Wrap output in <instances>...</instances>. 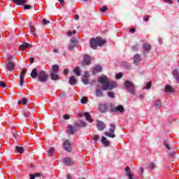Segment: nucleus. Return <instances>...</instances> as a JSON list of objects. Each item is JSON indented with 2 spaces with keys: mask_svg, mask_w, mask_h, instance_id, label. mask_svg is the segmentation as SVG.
<instances>
[{
  "mask_svg": "<svg viewBox=\"0 0 179 179\" xmlns=\"http://www.w3.org/2000/svg\"><path fill=\"white\" fill-rule=\"evenodd\" d=\"M99 83H101V85H98V87L96 89L95 94L96 97H103L104 94L103 90H113L117 87V83L114 81H109L107 76H101L98 80Z\"/></svg>",
  "mask_w": 179,
  "mask_h": 179,
  "instance_id": "nucleus-1",
  "label": "nucleus"
},
{
  "mask_svg": "<svg viewBox=\"0 0 179 179\" xmlns=\"http://www.w3.org/2000/svg\"><path fill=\"white\" fill-rule=\"evenodd\" d=\"M106 43H107L106 39L99 37L92 38L90 40V45L93 50H96L97 47H103Z\"/></svg>",
  "mask_w": 179,
  "mask_h": 179,
  "instance_id": "nucleus-2",
  "label": "nucleus"
},
{
  "mask_svg": "<svg viewBox=\"0 0 179 179\" xmlns=\"http://www.w3.org/2000/svg\"><path fill=\"white\" fill-rule=\"evenodd\" d=\"M11 1L15 5H20L21 6H24L23 9H24V10H27L33 8L31 5L27 4V0H11Z\"/></svg>",
  "mask_w": 179,
  "mask_h": 179,
  "instance_id": "nucleus-3",
  "label": "nucleus"
},
{
  "mask_svg": "<svg viewBox=\"0 0 179 179\" xmlns=\"http://www.w3.org/2000/svg\"><path fill=\"white\" fill-rule=\"evenodd\" d=\"M124 86L129 93H131V94H135V85L133 82L126 80V82L124 83Z\"/></svg>",
  "mask_w": 179,
  "mask_h": 179,
  "instance_id": "nucleus-4",
  "label": "nucleus"
},
{
  "mask_svg": "<svg viewBox=\"0 0 179 179\" xmlns=\"http://www.w3.org/2000/svg\"><path fill=\"white\" fill-rule=\"evenodd\" d=\"M12 59H13V57L9 56L8 58V62L6 64V68L7 71H9L10 72H12L13 71H15V63L12 62Z\"/></svg>",
  "mask_w": 179,
  "mask_h": 179,
  "instance_id": "nucleus-5",
  "label": "nucleus"
},
{
  "mask_svg": "<svg viewBox=\"0 0 179 179\" xmlns=\"http://www.w3.org/2000/svg\"><path fill=\"white\" fill-rule=\"evenodd\" d=\"M48 80V75L45 73V71H41L38 72V81L44 83Z\"/></svg>",
  "mask_w": 179,
  "mask_h": 179,
  "instance_id": "nucleus-6",
  "label": "nucleus"
},
{
  "mask_svg": "<svg viewBox=\"0 0 179 179\" xmlns=\"http://www.w3.org/2000/svg\"><path fill=\"white\" fill-rule=\"evenodd\" d=\"M110 127L109 132L106 131L104 134L106 136H108V138H115V134H114V132H115L116 126L115 124L111 123Z\"/></svg>",
  "mask_w": 179,
  "mask_h": 179,
  "instance_id": "nucleus-7",
  "label": "nucleus"
},
{
  "mask_svg": "<svg viewBox=\"0 0 179 179\" xmlns=\"http://www.w3.org/2000/svg\"><path fill=\"white\" fill-rule=\"evenodd\" d=\"M124 111H125V109L122 105L114 106L113 104H110V113H124Z\"/></svg>",
  "mask_w": 179,
  "mask_h": 179,
  "instance_id": "nucleus-8",
  "label": "nucleus"
},
{
  "mask_svg": "<svg viewBox=\"0 0 179 179\" xmlns=\"http://www.w3.org/2000/svg\"><path fill=\"white\" fill-rule=\"evenodd\" d=\"M75 131H78V127H75V123L73 126L72 124L67 125L66 132L68 135H75Z\"/></svg>",
  "mask_w": 179,
  "mask_h": 179,
  "instance_id": "nucleus-9",
  "label": "nucleus"
},
{
  "mask_svg": "<svg viewBox=\"0 0 179 179\" xmlns=\"http://www.w3.org/2000/svg\"><path fill=\"white\" fill-rule=\"evenodd\" d=\"M79 117H85L86 121H88V122H93V118H92V115L89 112L85 113H80L78 114Z\"/></svg>",
  "mask_w": 179,
  "mask_h": 179,
  "instance_id": "nucleus-10",
  "label": "nucleus"
},
{
  "mask_svg": "<svg viewBox=\"0 0 179 179\" xmlns=\"http://www.w3.org/2000/svg\"><path fill=\"white\" fill-rule=\"evenodd\" d=\"M124 170L126 171V176H127L129 179H139L138 178H134V173H132V171H131L129 166H126Z\"/></svg>",
  "mask_w": 179,
  "mask_h": 179,
  "instance_id": "nucleus-11",
  "label": "nucleus"
},
{
  "mask_svg": "<svg viewBox=\"0 0 179 179\" xmlns=\"http://www.w3.org/2000/svg\"><path fill=\"white\" fill-rule=\"evenodd\" d=\"M63 148L66 152H72V147L71 146V141L66 140L63 143Z\"/></svg>",
  "mask_w": 179,
  "mask_h": 179,
  "instance_id": "nucleus-12",
  "label": "nucleus"
},
{
  "mask_svg": "<svg viewBox=\"0 0 179 179\" xmlns=\"http://www.w3.org/2000/svg\"><path fill=\"white\" fill-rule=\"evenodd\" d=\"M26 72H27V70L24 69L22 70V72L20 73V86H23V83H24V75H26Z\"/></svg>",
  "mask_w": 179,
  "mask_h": 179,
  "instance_id": "nucleus-13",
  "label": "nucleus"
},
{
  "mask_svg": "<svg viewBox=\"0 0 179 179\" xmlns=\"http://www.w3.org/2000/svg\"><path fill=\"white\" fill-rule=\"evenodd\" d=\"M87 125V124H86V122H85L83 120H80V121L75 122L74 128H77V129H79V128H80V127H85Z\"/></svg>",
  "mask_w": 179,
  "mask_h": 179,
  "instance_id": "nucleus-14",
  "label": "nucleus"
},
{
  "mask_svg": "<svg viewBox=\"0 0 179 179\" xmlns=\"http://www.w3.org/2000/svg\"><path fill=\"white\" fill-rule=\"evenodd\" d=\"M96 128L98 131H104V128H106V124H104V122L100 120H96Z\"/></svg>",
  "mask_w": 179,
  "mask_h": 179,
  "instance_id": "nucleus-15",
  "label": "nucleus"
},
{
  "mask_svg": "<svg viewBox=\"0 0 179 179\" xmlns=\"http://www.w3.org/2000/svg\"><path fill=\"white\" fill-rule=\"evenodd\" d=\"M99 108L101 113H106L107 108H108V105L107 103H99Z\"/></svg>",
  "mask_w": 179,
  "mask_h": 179,
  "instance_id": "nucleus-16",
  "label": "nucleus"
},
{
  "mask_svg": "<svg viewBox=\"0 0 179 179\" xmlns=\"http://www.w3.org/2000/svg\"><path fill=\"white\" fill-rule=\"evenodd\" d=\"M172 75L173 77L174 78L175 80L179 83V71L178 69H175L172 71Z\"/></svg>",
  "mask_w": 179,
  "mask_h": 179,
  "instance_id": "nucleus-17",
  "label": "nucleus"
},
{
  "mask_svg": "<svg viewBox=\"0 0 179 179\" xmlns=\"http://www.w3.org/2000/svg\"><path fill=\"white\" fill-rule=\"evenodd\" d=\"M63 163L64 166H71V164H73V159L69 157H66L63 159Z\"/></svg>",
  "mask_w": 179,
  "mask_h": 179,
  "instance_id": "nucleus-18",
  "label": "nucleus"
},
{
  "mask_svg": "<svg viewBox=\"0 0 179 179\" xmlns=\"http://www.w3.org/2000/svg\"><path fill=\"white\" fill-rule=\"evenodd\" d=\"M31 47H33V45L28 43H24L20 46V51H24V50H26V48H31Z\"/></svg>",
  "mask_w": 179,
  "mask_h": 179,
  "instance_id": "nucleus-19",
  "label": "nucleus"
},
{
  "mask_svg": "<svg viewBox=\"0 0 179 179\" xmlns=\"http://www.w3.org/2000/svg\"><path fill=\"white\" fill-rule=\"evenodd\" d=\"M143 49L145 52H149L150 50H152V45L150 43H143Z\"/></svg>",
  "mask_w": 179,
  "mask_h": 179,
  "instance_id": "nucleus-20",
  "label": "nucleus"
},
{
  "mask_svg": "<svg viewBox=\"0 0 179 179\" xmlns=\"http://www.w3.org/2000/svg\"><path fill=\"white\" fill-rule=\"evenodd\" d=\"M141 61H142V59L141 58V55L139 54H136L134 57V64H135V65H138L139 62H141Z\"/></svg>",
  "mask_w": 179,
  "mask_h": 179,
  "instance_id": "nucleus-21",
  "label": "nucleus"
},
{
  "mask_svg": "<svg viewBox=\"0 0 179 179\" xmlns=\"http://www.w3.org/2000/svg\"><path fill=\"white\" fill-rule=\"evenodd\" d=\"M31 76L33 79H36V78H38V71H37V69H33L31 72Z\"/></svg>",
  "mask_w": 179,
  "mask_h": 179,
  "instance_id": "nucleus-22",
  "label": "nucleus"
},
{
  "mask_svg": "<svg viewBox=\"0 0 179 179\" xmlns=\"http://www.w3.org/2000/svg\"><path fill=\"white\" fill-rule=\"evenodd\" d=\"M84 62H85L86 65H90V62L92 61V59L89 55H85L83 58Z\"/></svg>",
  "mask_w": 179,
  "mask_h": 179,
  "instance_id": "nucleus-23",
  "label": "nucleus"
},
{
  "mask_svg": "<svg viewBox=\"0 0 179 179\" xmlns=\"http://www.w3.org/2000/svg\"><path fill=\"white\" fill-rule=\"evenodd\" d=\"M101 142L104 145V146H110V141H108V140H107V138H106L105 136L101 137Z\"/></svg>",
  "mask_w": 179,
  "mask_h": 179,
  "instance_id": "nucleus-24",
  "label": "nucleus"
},
{
  "mask_svg": "<svg viewBox=\"0 0 179 179\" xmlns=\"http://www.w3.org/2000/svg\"><path fill=\"white\" fill-rule=\"evenodd\" d=\"M69 83L72 86H75V85L78 83V81L76 80V78H75V76L70 77Z\"/></svg>",
  "mask_w": 179,
  "mask_h": 179,
  "instance_id": "nucleus-25",
  "label": "nucleus"
},
{
  "mask_svg": "<svg viewBox=\"0 0 179 179\" xmlns=\"http://www.w3.org/2000/svg\"><path fill=\"white\" fill-rule=\"evenodd\" d=\"M165 92L166 93H174V89H173V87L169 85H166L165 86Z\"/></svg>",
  "mask_w": 179,
  "mask_h": 179,
  "instance_id": "nucleus-26",
  "label": "nucleus"
},
{
  "mask_svg": "<svg viewBox=\"0 0 179 179\" xmlns=\"http://www.w3.org/2000/svg\"><path fill=\"white\" fill-rule=\"evenodd\" d=\"M97 72H101V66L99 65L94 66L92 73L94 75L95 73H97Z\"/></svg>",
  "mask_w": 179,
  "mask_h": 179,
  "instance_id": "nucleus-27",
  "label": "nucleus"
},
{
  "mask_svg": "<svg viewBox=\"0 0 179 179\" xmlns=\"http://www.w3.org/2000/svg\"><path fill=\"white\" fill-rule=\"evenodd\" d=\"M50 78L52 80H58V79H59V76H58V74L53 72L50 73Z\"/></svg>",
  "mask_w": 179,
  "mask_h": 179,
  "instance_id": "nucleus-28",
  "label": "nucleus"
},
{
  "mask_svg": "<svg viewBox=\"0 0 179 179\" xmlns=\"http://www.w3.org/2000/svg\"><path fill=\"white\" fill-rule=\"evenodd\" d=\"M162 101H160V100H156L155 101V103H154V106H155V107H156L157 108H161V107H162Z\"/></svg>",
  "mask_w": 179,
  "mask_h": 179,
  "instance_id": "nucleus-29",
  "label": "nucleus"
},
{
  "mask_svg": "<svg viewBox=\"0 0 179 179\" xmlns=\"http://www.w3.org/2000/svg\"><path fill=\"white\" fill-rule=\"evenodd\" d=\"M73 72L75 74L77 75V76H80L81 73H82L79 66H76V69H74Z\"/></svg>",
  "mask_w": 179,
  "mask_h": 179,
  "instance_id": "nucleus-30",
  "label": "nucleus"
},
{
  "mask_svg": "<svg viewBox=\"0 0 179 179\" xmlns=\"http://www.w3.org/2000/svg\"><path fill=\"white\" fill-rule=\"evenodd\" d=\"M122 66H123V68H125L126 69H131V64L127 62H122Z\"/></svg>",
  "mask_w": 179,
  "mask_h": 179,
  "instance_id": "nucleus-31",
  "label": "nucleus"
},
{
  "mask_svg": "<svg viewBox=\"0 0 179 179\" xmlns=\"http://www.w3.org/2000/svg\"><path fill=\"white\" fill-rule=\"evenodd\" d=\"M70 43L71 44H75L76 45H78V43H79V41H78V38H76V37H73L71 38Z\"/></svg>",
  "mask_w": 179,
  "mask_h": 179,
  "instance_id": "nucleus-32",
  "label": "nucleus"
},
{
  "mask_svg": "<svg viewBox=\"0 0 179 179\" xmlns=\"http://www.w3.org/2000/svg\"><path fill=\"white\" fill-rule=\"evenodd\" d=\"M52 69L54 73H58V69H59V66H58L57 64H55L52 66Z\"/></svg>",
  "mask_w": 179,
  "mask_h": 179,
  "instance_id": "nucleus-33",
  "label": "nucleus"
},
{
  "mask_svg": "<svg viewBox=\"0 0 179 179\" xmlns=\"http://www.w3.org/2000/svg\"><path fill=\"white\" fill-rule=\"evenodd\" d=\"M15 150L18 152V153H23V152H24V150L23 148V147H19V146H16L15 147Z\"/></svg>",
  "mask_w": 179,
  "mask_h": 179,
  "instance_id": "nucleus-34",
  "label": "nucleus"
},
{
  "mask_svg": "<svg viewBox=\"0 0 179 179\" xmlns=\"http://www.w3.org/2000/svg\"><path fill=\"white\" fill-rule=\"evenodd\" d=\"M82 81L84 83V85H89V79H87V76H84L82 78Z\"/></svg>",
  "mask_w": 179,
  "mask_h": 179,
  "instance_id": "nucleus-35",
  "label": "nucleus"
},
{
  "mask_svg": "<svg viewBox=\"0 0 179 179\" xmlns=\"http://www.w3.org/2000/svg\"><path fill=\"white\" fill-rule=\"evenodd\" d=\"M18 104H23V106H26V104H27V99L26 98H23L22 101H18Z\"/></svg>",
  "mask_w": 179,
  "mask_h": 179,
  "instance_id": "nucleus-36",
  "label": "nucleus"
},
{
  "mask_svg": "<svg viewBox=\"0 0 179 179\" xmlns=\"http://www.w3.org/2000/svg\"><path fill=\"white\" fill-rule=\"evenodd\" d=\"M78 45H75L74 43H69V51H72V50H73V48H75V47H76Z\"/></svg>",
  "mask_w": 179,
  "mask_h": 179,
  "instance_id": "nucleus-37",
  "label": "nucleus"
},
{
  "mask_svg": "<svg viewBox=\"0 0 179 179\" xmlns=\"http://www.w3.org/2000/svg\"><path fill=\"white\" fill-rule=\"evenodd\" d=\"M164 146H166L168 150H171V148L170 147V145H169V143H167V141L166 140H164Z\"/></svg>",
  "mask_w": 179,
  "mask_h": 179,
  "instance_id": "nucleus-38",
  "label": "nucleus"
},
{
  "mask_svg": "<svg viewBox=\"0 0 179 179\" xmlns=\"http://www.w3.org/2000/svg\"><path fill=\"white\" fill-rule=\"evenodd\" d=\"M108 10V8H107V6H103V7H101L99 8V12L104 13V12H106V10Z\"/></svg>",
  "mask_w": 179,
  "mask_h": 179,
  "instance_id": "nucleus-39",
  "label": "nucleus"
},
{
  "mask_svg": "<svg viewBox=\"0 0 179 179\" xmlns=\"http://www.w3.org/2000/svg\"><path fill=\"white\" fill-rule=\"evenodd\" d=\"M81 103L82 104H87V98H86V96H84L81 99Z\"/></svg>",
  "mask_w": 179,
  "mask_h": 179,
  "instance_id": "nucleus-40",
  "label": "nucleus"
},
{
  "mask_svg": "<svg viewBox=\"0 0 179 179\" xmlns=\"http://www.w3.org/2000/svg\"><path fill=\"white\" fill-rule=\"evenodd\" d=\"M30 115H31V113L29 111H24V116L26 117V118H29V117H30Z\"/></svg>",
  "mask_w": 179,
  "mask_h": 179,
  "instance_id": "nucleus-41",
  "label": "nucleus"
},
{
  "mask_svg": "<svg viewBox=\"0 0 179 179\" xmlns=\"http://www.w3.org/2000/svg\"><path fill=\"white\" fill-rule=\"evenodd\" d=\"M149 169H150V170H155V169H156V164H155L153 162L150 163Z\"/></svg>",
  "mask_w": 179,
  "mask_h": 179,
  "instance_id": "nucleus-42",
  "label": "nucleus"
},
{
  "mask_svg": "<svg viewBox=\"0 0 179 179\" xmlns=\"http://www.w3.org/2000/svg\"><path fill=\"white\" fill-rule=\"evenodd\" d=\"M108 97H110V99H114L115 94L113 92H108Z\"/></svg>",
  "mask_w": 179,
  "mask_h": 179,
  "instance_id": "nucleus-43",
  "label": "nucleus"
},
{
  "mask_svg": "<svg viewBox=\"0 0 179 179\" xmlns=\"http://www.w3.org/2000/svg\"><path fill=\"white\" fill-rule=\"evenodd\" d=\"M31 33L33 36H36V28L34 27H30Z\"/></svg>",
  "mask_w": 179,
  "mask_h": 179,
  "instance_id": "nucleus-44",
  "label": "nucleus"
},
{
  "mask_svg": "<svg viewBox=\"0 0 179 179\" xmlns=\"http://www.w3.org/2000/svg\"><path fill=\"white\" fill-rule=\"evenodd\" d=\"M133 51H138L139 50V44H136L134 46H132Z\"/></svg>",
  "mask_w": 179,
  "mask_h": 179,
  "instance_id": "nucleus-45",
  "label": "nucleus"
},
{
  "mask_svg": "<svg viewBox=\"0 0 179 179\" xmlns=\"http://www.w3.org/2000/svg\"><path fill=\"white\" fill-rule=\"evenodd\" d=\"M42 23H43V24L46 25V24H50V23H51V22L46 19H43L42 21Z\"/></svg>",
  "mask_w": 179,
  "mask_h": 179,
  "instance_id": "nucleus-46",
  "label": "nucleus"
},
{
  "mask_svg": "<svg viewBox=\"0 0 179 179\" xmlns=\"http://www.w3.org/2000/svg\"><path fill=\"white\" fill-rule=\"evenodd\" d=\"M76 34V30H73V31H70L69 32H67V36L69 37H71V36H72L73 34Z\"/></svg>",
  "mask_w": 179,
  "mask_h": 179,
  "instance_id": "nucleus-47",
  "label": "nucleus"
},
{
  "mask_svg": "<svg viewBox=\"0 0 179 179\" xmlns=\"http://www.w3.org/2000/svg\"><path fill=\"white\" fill-rule=\"evenodd\" d=\"M176 155H177V151H173L172 152H171L169 156V157H171V159H173V157L174 156H176Z\"/></svg>",
  "mask_w": 179,
  "mask_h": 179,
  "instance_id": "nucleus-48",
  "label": "nucleus"
},
{
  "mask_svg": "<svg viewBox=\"0 0 179 179\" xmlns=\"http://www.w3.org/2000/svg\"><path fill=\"white\" fill-rule=\"evenodd\" d=\"M150 87H152V83L148 82L146 83V87H144L143 89H150Z\"/></svg>",
  "mask_w": 179,
  "mask_h": 179,
  "instance_id": "nucleus-49",
  "label": "nucleus"
},
{
  "mask_svg": "<svg viewBox=\"0 0 179 179\" xmlns=\"http://www.w3.org/2000/svg\"><path fill=\"white\" fill-rule=\"evenodd\" d=\"M0 87L3 88L6 87V83L4 81H0Z\"/></svg>",
  "mask_w": 179,
  "mask_h": 179,
  "instance_id": "nucleus-50",
  "label": "nucleus"
},
{
  "mask_svg": "<svg viewBox=\"0 0 179 179\" xmlns=\"http://www.w3.org/2000/svg\"><path fill=\"white\" fill-rule=\"evenodd\" d=\"M54 152V148H50V149H49V150L48 151V153L49 154V155H50V156L51 157V156H52V153Z\"/></svg>",
  "mask_w": 179,
  "mask_h": 179,
  "instance_id": "nucleus-51",
  "label": "nucleus"
},
{
  "mask_svg": "<svg viewBox=\"0 0 179 179\" xmlns=\"http://www.w3.org/2000/svg\"><path fill=\"white\" fill-rule=\"evenodd\" d=\"M116 79H121L122 78V73H118L115 76Z\"/></svg>",
  "mask_w": 179,
  "mask_h": 179,
  "instance_id": "nucleus-52",
  "label": "nucleus"
},
{
  "mask_svg": "<svg viewBox=\"0 0 179 179\" xmlns=\"http://www.w3.org/2000/svg\"><path fill=\"white\" fill-rule=\"evenodd\" d=\"M99 135H93V136H92V139H93V141H94L95 142L96 141H99Z\"/></svg>",
  "mask_w": 179,
  "mask_h": 179,
  "instance_id": "nucleus-53",
  "label": "nucleus"
},
{
  "mask_svg": "<svg viewBox=\"0 0 179 179\" xmlns=\"http://www.w3.org/2000/svg\"><path fill=\"white\" fill-rule=\"evenodd\" d=\"M63 117L64 118V120H69V118H71V116L66 114L63 116Z\"/></svg>",
  "mask_w": 179,
  "mask_h": 179,
  "instance_id": "nucleus-54",
  "label": "nucleus"
},
{
  "mask_svg": "<svg viewBox=\"0 0 179 179\" xmlns=\"http://www.w3.org/2000/svg\"><path fill=\"white\" fill-rule=\"evenodd\" d=\"M69 72V69H65L64 70V75H68Z\"/></svg>",
  "mask_w": 179,
  "mask_h": 179,
  "instance_id": "nucleus-55",
  "label": "nucleus"
},
{
  "mask_svg": "<svg viewBox=\"0 0 179 179\" xmlns=\"http://www.w3.org/2000/svg\"><path fill=\"white\" fill-rule=\"evenodd\" d=\"M149 15H146L144 18H143V20L144 22H148L149 20Z\"/></svg>",
  "mask_w": 179,
  "mask_h": 179,
  "instance_id": "nucleus-56",
  "label": "nucleus"
},
{
  "mask_svg": "<svg viewBox=\"0 0 179 179\" xmlns=\"http://www.w3.org/2000/svg\"><path fill=\"white\" fill-rule=\"evenodd\" d=\"M29 179H36V176L34 174H29Z\"/></svg>",
  "mask_w": 179,
  "mask_h": 179,
  "instance_id": "nucleus-57",
  "label": "nucleus"
},
{
  "mask_svg": "<svg viewBox=\"0 0 179 179\" xmlns=\"http://www.w3.org/2000/svg\"><path fill=\"white\" fill-rule=\"evenodd\" d=\"M168 121L170 124H171V122H174V119L173 118H169Z\"/></svg>",
  "mask_w": 179,
  "mask_h": 179,
  "instance_id": "nucleus-58",
  "label": "nucleus"
},
{
  "mask_svg": "<svg viewBox=\"0 0 179 179\" xmlns=\"http://www.w3.org/2000/svg\"><path fill=\"white\" fill-rule=\"evenodd\" d=\"M158 41H159V43L160 44H162V43H163V38H158Z\"/></svg>",
  "mask_w": 179,
  "mask_h": 179,
  "instance_id": "nucleus-59",
  "label": "nucleus"
},
{
  "mask_svg": "<svg viewBox=\"0 0 179 179\" xmlns=\"http://www.w3.org/2000/svg\"><path fill=\"white\" fill-rule=\"evenodd\" d=\"M29 61L31 64H33V62H34V58L33 57L29 58Z\"/></svg>",
  "mask_w": 179,
  "mask_h": 179,
  "instance_id": "nucleus-60",
  "label": "nucleus"
},
{
  "mask_svg": "<svg viewBox=\"0 0 179 179\" xmlns=\"http://www.w3.org/2000/svg\"><path fill=\"white\" fill-rule=\"evenodd\" d=\"M59 2H60L61 5H64L65 0H57Z\"/></svg>",
  "mask_w": 179,
  "mask_h": 179,
  "instance_id": "nucleus-61",
  "label": "nucleus"
},
{
  "mask_svg": "<svg viewBox=\"0 0 179 179\" xmlns=\"http://www.w3.org/2000/svg\"><path fill=\"white\" fill-rule=\"evenodd\" d=\"M130 32L131 33H135V28L130 29Z\"/></svg>",
  "mask_w": 179,
  "mask_h": 179,
  "instance_id": "nucleus-62",
  "label": "nucleus"
},
{
  "mask_svg": "<svg viewBox=\"0 0 179 179\" xmlns=\"http://www.w3.org/2000/svg\"><path fill=\"white\" fill-rule=\"evenodd\" d=\"M40 176H41V174H40V173H36L34 175L35 177H40Z\"/></svg>",
  "mask_w": 179,
  "mask_h": 179,
  "instance_id": "nucleus-63",
  "label": "nucleus"
},
{
  "mask_svg": "<svg viewBox=\"0 0 179 179\" xmlns=\"http://www.w3.org/2000/svg\"><path fill=\"white\" fill-rule=\"evenodd\" d=\"M67 179H72V176L71 175H67Z\"/></svg>",
  "mask_w": 179,
  "mask_h": 179,
  "instance_id": "nucleus-64",
  "label": "nucleus"
}]
</instances>
